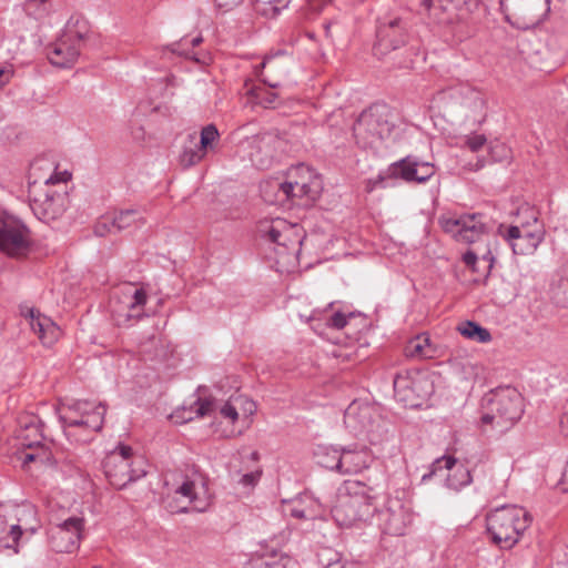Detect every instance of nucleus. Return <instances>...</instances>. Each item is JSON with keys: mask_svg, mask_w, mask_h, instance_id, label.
I'll use <instances>...</instances> for the list:
<instances>
[{"mask_svg": "<svg viewBox=\"0 0 568 568\" xmlns=\"http://www.w3.org/2000/svg\"><path fill=\"white\" fill-rule=\"evenodd\" d=\"M374 54L378 59L389 57L396 68L409 69L419 55L416 45H408L407 23L399 17H385L378 20Z\"/></svg>", "mask_w": 568, "mask_h": 568, "instance_id": "f257e3e1", "label": "nucleus"}, {"mask_svg": "<svg viewBox=\"0 0 568 568\" xmlns=\"http://www.w3.org/2000/svg\"><path fill=\"white\" fill-rule=\"evenodd\" d=\"M373 487L359 480H346L338 489L332 516L341 527H351L358 521H367L374 517L375 504Z\"/></svg>", "mask_w": 568, "mask_h": 568, "instance_id": "f03ea898", "label": "nucleus"}, {"mask_svg": "<svg viewBox=\"0 0 568 568\" xmlns=\"http://www.w3.org/2000/svg\"><path fill=\"white\" fill-rule=\"evenodd\" d=\"M395 128L394 114L386 104H373L363 111L353 125L356 143L363 149L377 148Z\"/></svg>", "mask_w": 568, "mask_h": 568, "instance_id": "7ed1b4c3", "label": "nucleus"}, {"mask_svg": "<svg viewBox=\"0 0 568 568\" xmlns=\"http://www.w3.org/2000/svg\"><path fill=\"white\" fill-rule=\"evenodd\" d=\"M486 520L493 541L500 548L509 549L518 542L531 518L521 507L503 506L489 513Z\"/></svg>", "mask_w": 568, "mask_h": 568, "instance_id": "20e7f679", "label": "nucleus"}, {"mask_svg": "<svg viewBox=\"0 0 568 568\" xmlns=\"http://www.w3.org/2000/svg\"><path fill=\"white\" fill-rule=\"evenodd\" d=\"M524 399L511 387L497 389L486 398V412L481 416V423L491 425L499 434L509 430L524 413Z\"/></svg>", "mask_w": 568, "mask_h": 568, "instance_id": "39448f33", "label": "nucleus"}, {"mask_svg": "<svg viewBox=\"0 0 568 568\" xmlns=\"http://www.w3.org/2000/svg\"><path fill=\"white\" fill-rule=\"evenodd\" d=\"M102 466L109 483L116 489H122L129 483L146 475L144 458L124 444H119L110 452L103 459Z\"/></svg>", "mask_w": 568, "mask_h": 568, "instance_id": "423d86ee", "label": "nucleus"}, {"mask_svg": "<svg viewBox=\"0 0 568 568\" xmlns=\"http://www.w3.org/2000/svg\"><path fill=\"white\" fill-rule=\"evenodd\" d=\"M33 516L34 510L30 505L0 504V547L18 554L19 540L23 532L33 535L37 531V528L28 523Z\"/></svg>", "mask_w": 568, "mask_h": 568, "instance_id": "0eeeda50", "label": "nucleus"}, {"mask_svg": "<svg viewBox=\"0 0 568 568\" xmlns=\"http://www.w3.org/2000/svg\"><path fill=\"white\" fill-rule=\"evenodd\" d=\"M87 34V22L80 18L71 17L61 37L48 51L49 61L59 68L72 67L78 61Z\"/></svg>", "mask_w": 568, "mask_h": 568, "instance_id": "6e6552de", "label": "nucleus"}, {"mask_svg": "<svg viewBox=\"0 0 568 568\" xmlns=\"http://www.w3.org/2000/svg\"><path fill=\"white\" fill-rule=\"evenodd\" d=\"M435 166L429 162H422L417 158L408 155L392 163L385 173L378 174L376 179L368 181L367 191L383 187L387 179H402L405 182L424 183L435 174Z\"/></svg>", "mask_w": 568, "mask_h": 568, "instance_id": "1a4fd4ad", "label": "nucleus"}, {"mask_svg": "<svg viewBox=\"0 0 568 568\" xmlns=\"http://www.w3.org/2000/svg\"><path fill=\"white\" fill-rule=\"evenodd\" d=\"M478 0H423L422 7L435 23L463 28Z\"/></svg>", "mask_w": 568, "mask_h": 568, "instance_id": "9d476101", "label": "nucleus"}, {"mask_svg": "<svg viewBox=\"0 0 568 568\" xmlns=\"http://www.w3.org/2000/svg\"><path fill=\"white\" fill-rule=\"evenodd\" d=\"M438 222L445 233L464 244L476 243L490 231L483 213L464 214L459 217L442 216Z\"/></svg>", "mask_w": 568, "mask_h": 568, "instance_id": "9b49d317", "label": "nucleus"}, {"mask_svg": "<svg viewBox=\"0 0 568 568\" xmlns=\"http://www.w3.org/2000/svg\"><path fill=\"white\" fill-rule=\"evenodd\" d=\"M68 412L71 415H59V420L68 435L71 428L78 427L95 433L102 429L106 408L102 403L93 405L87 400H77L68 406Z\"/></svg>", "mask_w": 568, "mask_h": 568, "instance_id": "f8f14e48", "label": "nucleus"}, {"mask_svg": "<svg viewBox=\"0 0 568 568\" xmlns=\"http://www.w3.org/2000/svg\"><path fill=\"white\" fill-rule=\"evenodd\" d=\"M31 243L30 230L21 220L9 214L0 216V251L11 257L26 256Z\"/></svg>", "mask_w": 568, "mask_h": 568, "instance_id": "ddd939ff", "label": "nucleus"}, {"mask_svg": "<svg viewBox=\"0 0 568 568\" xmlns=\"http://www.w3.org/2000/svg\"><path fill=\"white\" fill-rule=\"evenodd\" d=\"M51 178L43 186L34 183L29 189L30 206L34 215L44 222H50L62 216L67 209L68 196L65 193L50 190Z\"/></svg>", "mask_w": 568, "mask_h": 568, "instance_id": "4468645a", "label": "nucleus"}, {"mask_svg": "<svg viewBox=\"0 0 568 568\" xmlns=\"http://www.w3.org/2000/svg\"><path fill=\"white\" fill-rule=\"evenodd\" d=\"M394 393L398 402L406 407H420L424 400L433 393L429 379L422 375L398 373L394 378Z\"/></svg>", "mask_w": 568, "mask_h": 568, "instance_id": "2eb2a0df", "label": "nucleus"}, {"mask_svg": "<svg viewBox=\"0 0 568 568\" xmlns=\"http://www.w3.org/2000/svg\"><path fill=\"white\" fill-rule=\"evenodd\" d=\"M375 515L382 532L390 536L405 535L413 520V514L399 498H388Z\"/></svg>", "mask_w": 568, "mask_h": 568, "instance_id": "dca6fc26", "label": "nucleus"}, {"mask_svg": "<svg viewBox=\"0 0 568 568\" xmlns=\"http://www.w3.org/2000/svg\"><path fill=\"white\" fill-rule=\"evenodd\" d=\"M84 519L70 517L64 521L53 525L48 530V542L55 552H72L79 547Z\"/></svg>", "mask_w": 568, "mask_h": 568, "instance_id": "f3484780", "label": "nucleus"}, {"mask_svg": "<svg viewBox=\"0 0 568 568\" xmlns=\"http://www.w3.org/2000/svg\"><path fill=\"white\" fill-rule=\"evenodd\" d=\"M280 142L276 134L264 132L246 138L241 142V146L247 152L248 159L255 168L265 170L272 165Z\"/></svg>", "mask_w": 568, "mask_h": 568, "instance_id": "a211bd4d", "label": "nucleus"}, {"mask_svg": "<svg viewBox=\"0 0 568 568\" xmlns=\"http://www.w3.org/2000/svg\"><path fill=\"white\" fill-rule=\"evenodd\" d=\"M374 408L371 405L353 402L344 413V424L355 436L368 434L373 427Z\"/></svg>", "mask_w": 568, "mask_h": 568, "instance_id": "6ab92c4d", "label": "nucleus"}, {"mask_svg": "<svg viewBox=\"0 0 568 568\" xmlns=\"http://www.w3.org/2000/svg\"><path fill=\"white\" fill-rule=\"evenodd\" d=\"M498 234L511 245L515 254H527L534 252L542 241V235L535 232L523 233L518 226H498Z\"/></svg>", "mask_w": 568, "mask_h": 568, "instance_id": "aec40b11", "label": "nucleus"}, {"mask_svg": "<svg viewBox=\"0 0 568 568\" xmlns=\"http://www.w3.org/2000/svg\"><path fill=\"white\" fill-rule=\"evenodd\" d=\"M294 229L286 225L282 220H276L271 223L265 222L260 225V233L270 242L283 247L285 251L295 252L296 245L301 244L297 237H292Z\"/></svg>", "mask_w": 568, "mask_h": 568, "instance_id": "412c9836", "label": "nucleus"}, {"mask_svg": "<svg viewBox=\"0 0 568 568\" xmlns=\"http://www.w3.org/2000/svg\"><path fill=\"white\" fill-rule=\"evenodd\" d=\"M300 171L308 175L307 183H295L294 181H285L284 187L287 193V202H293L294 199H306L307 201H315L320 197L323 191V183L318 175H315L310 168L302 166Z\"/></svg>", "mask_w": 568, "mask_h": 568, "instance_id": "4be33fe9", "label": "nucleus"}, {"mask_svg": "<svg viewBox=\"0 0 568 568\" xmlns=\"http://www.w3.org/2000/svg\"><path fill=\"white\" fill-rule=\"evenodd\" d=\"M286 515L297 519H314L320 511L318 501L308 494H301L296 498L283 501Z\"/></svg>", "mask_w": 568, "mask_h": 568, "instance_id": "5701e85b", "label": "nucleus"}, {"mask_svg": "<svg viewBox=\"0 0 568 568\" xmlns=\"http://www.w3.org/2000/svg\"><path fill=\"white\" fill-rule=\"evenodd\" d=\"M30 326L43 345H52L59 337V327L45 315L30 311Z\"/></svg>", "mask_w": 568, "mask_h": 568, "instance_id": "b1692460", "label": "nucleus"}, {"mask_svg": "<svg viewBox=\"0 0 568 568\" xmlns=\"http://www.w3.org/2000/svg\"><path fill=\"white\" fill-rule=\"evenodd\" d=\"M369 454L365 449H341L339 474H357L368 467Z\"/></svg>", "mask_w": 568, "mask_h": 568, "instance_id": "393cba45", "label": "nucleus"}, {"mask_svg": "<svg viewBox=\"0 0 568 568\" xmlns=\"http://www.w3.org/2000/svg\"><path fill=\"white\" fill-rule=\"evenodd\" d=\"M285 181L278 179L266 180L261 183L260 191L263 200L268 204L284 205L287 202Z\"/></svg>", "mask_w": 568, "mask_h": 568, "instance_id": "a878e982", "label": "nucleus"}, {"mask_svg": "<svg viewBox=\"0 0 568 568\" xmlns=\"http://www.w3.org/2000/svg\"><path fill=\"white\" fill-rule=\"evenodd\" d=\"M404 353L406 357L432 358L435 351L432 347L429 337L426 334H420L406 343Z\"/></svg>", "mask_w": 568, "mask_h": 568, "instance_id": "bb28decb", "label": "nucleus"}, {"mask_svg": "<svg viewBox=\"0 0 568 568\" xmlns=\"http://www.w3.org/2000/svg\"><path fill=\"white\" fill-rule=\"evenodd\" d=\"M189 139L190 144H194L205 156L209 151L215 149V144L220 139V133L214 124H207L201 130L199 143L195 142V136L193 134H190Z\"/></svg>", "mask_w": 568, "mask_h": 568, "instance_id": "cd10ccee", "label": "nucleus"}, {"mask_svg": "<svg viewBox=\"0 0 568 568\" xmlns=\"http://www.w3.org/2000/svg\"><path fill=\"white\" fill-rule=\"evenodd\" d=\"M199 484L204 488V477L199 470H193L191 476H185L183 483L175 489V494L186 498L187 503L192 504L197 499L196 487Z\"/></svg>", "mask_w": 568, "mask_h": 568, "instance_id": "c85d7f7f", "label": "nucleus"}, {"mask_svg": "<svg viewBox=\"0 0 568 568\" xmlns=\"http://www.w3.org/2000/svg\"><path fill=\"white\" fill-rule=\"evenodd\" d=\"M457 329L463 336L479 343H488L491 339V334L487 328L471 321L462 323Z\"/></svg>", "mask_w": 568, "mask_h": 568, "instance_id": "c756f323", "label": "nucleus"}, {"mask_svg": "<svg viewBox=\"0 0 568 568\" xmlns=\"http://www.w3.org/2000/svg\"><path fill=\"white\" fill-rule=\"evenodd\" d=\"M341 449L335 447H318L316 452L317 463L329 470L339 473Z\"/></svg>", "mask_w": 568, "mask_h": 568, "instance_id": "7c9ffc66", "label": "nucleus"}, {"mask_svg": "<svg viewBox=\"0 0 568 568\" xmlns=\"http://www.w3.org/2000/svg\"><path fill=\"white\" fill-rule=\"evenodd\" d=\"M18 437L21 440V445L28 448L39 446L43 439L40 425L33 422L27 423L24 428L20 430Z\"/></svg>", "mask_w": 568, "mask_h": 568, "instance_id": "2f4dec72", "label": "nucleus"}, {"mask_svg": "<svg viewBox=\"0 0 568 568\" xmlns=\"http://www.w3.org/2000/svg\"><path fill=\"white\" fill-rule=\"evenodd\" d=\"M550 0H523V11L531 18V23H537L549 11Z\"/></svg>", "mask_w": 568, "mask_h": 568, "instance_id": "473e14b6", "label": "nucleus"}, {"mask_svg": "<svg viewBox=\"0 0 568 568\" xmlns=\"http://www.w3.org/2000/svg\"><path fill=\"white\" fill-rule=\"evenodd\" d=\"M141 352L149 356L150 359H163L166 355L161 339L155 335L141 343Z\"/></svg>", "mask_w": 568, "mask_h": 568, "instance_id": "72a5a7b5", "label": "nucleus"}, {"mask_svg": "<svg viewBox=\"0 0 568 568\" xmlns=\"http://www.w3.org/2000/svg\"><path fill=\"white\" fill-rule=\"evenodd\" d=\"M204 158L203 152L199 151L194 144H191L190 146H184L180 154V164L187 169L200 163Z\"/></svg>", "mask_w": 568, "mask_h": 568, "instance_id": "f704fd0d", "label": "nucleus"}, {"mask_svg": "<svg viewBox=\"0 0 568 568\" xmlns=\"http://www.w3.org/2000/svg\"><path fill=\"white\" fill-rule=\"evenodd\" d=\"M139 212L135 210H124L120 211L118 214L113 216L115 222L116 232L125 230L130 227L133 223L139 220Z\"/></svg>", "mask_w": 568, "mask_h": 568, "instance_id": "c9c22d12", "label": "nucleus"}, {"mask_svg": "<svg viewBox=\"0 0 568 568\" xmlns=\"http://www.w3.org/2000/svg\"><path fill=\"white\" fill-rule=\"evenodd\" d=\"M456 459L452 456H443L437 458L430 467V471L423 476V480L432 478L439 469L446 468L448 470L453 469L456 466Z\"/></svg>", "mask_w": 568, "mask_h": 568, "instance_id": "e433bc0d", "label": "nucleus"}, {"mask_svg": "<svg viewBox=\"0 0 568 568\" xmlns=\"http://www.w3.org/2000/svg\"><path fill=\"white\" fill-rule=\"evenodd\" d=\"M116 232L113 216H102L94 225V234L103 237L108 234Z\"/></svg>", "mask_w": 568, "mask_h": 568, "instance_id": "4c0bfd02", "label": "nucleus"}, {"mask_svg": "<svg viewBox=\"0 0 568 568\" xmlns=\"http://www.w3.org/2000/svg\"><path fill=\"white\" fill-rule=\"evenodd\" d=\"M254 95L256 98L257 103L263 105L264 108L275 106V101L277 99V94L275 92H271L264 89H256L254 90Z\"/></svg>", "mask_w": 568, "mask_h": 568, "instance_id": "58836bf2", "label": "nucleus"}, {"mask_svg": "<svg viewBox=\"0 0 568 568\" xmlns=\"http://www.w3.org/2000/svg\"><path fill=\"white\" fill-rule=\"evenodd\" d=\"M354 317V313H349L348 315L342 312H335L327 320V325L332 328L342 329L347 325L349 318Z\"/></svg>", "mask_w": 568, "mask_h": 568, "instance_id": "ea45409f", "label": "nucleus"}, {"mask_svg": "<svg viewBox=\"0 0 568 568\" xmlns=\"http://www.w3.org/2000/svg\"><path fill=\"white\" fill-rule=\"evenodd\" d=\"M456 474L460 476L458 481H455V479L450 476L447 477V484L449 487L457 489L462 486L468 485L471 481V476L468 469L458 467L456 469Z\"/></svg>", "mask_w": 568, "mask_h": 568, "instance_id": "a19ab883", "label": "nucleus"}, {"mask_svg": "<svg viewBox=\"0 0 568 568\" xmlns=\"http://www.w3.org/2000/svg\"><path fill=\"white\" fill-rule=\"evenodd\" d=\"M487 142V139L484 134H473L468 135L465 139V145L471 151H479Z\"/></svg>", "mask_w": 568, "mask_h": 568, "instance_id": "79ce46f5", "label": "nucleus"}, {"mask_svg": "<svg viewBox=\"0 0 568 568\" xmlns=\"http://www.w3.org/2000/svg\"><path fill=\"white\" fill-rule=\"evenodd\" d=\"M146 303V292L143 288H135L132 293V300L129 304L131 311L141 308Z\"/></svg>", "mask_w": 568, "mask_h": 568, "instance_id": "37998d69", "label": "nucleus"}, {"mask_svg": "<svg viewBox=\"0 0 568 568\" xmlns=\"http://www.w3.org/2000/svg\"><path fill=\"white\" fill-rule=\"evenodd\" d=\"M220 413L223 417L231 419L232 423L236 422L239 418L235 406L229 402L221 407Z\"/></svg>", "mask_w": 568, "mask_h": 568, "instance_id": "c03bdc74", "label": "nucleus"}, {"mask_svg": "<svg viewBox=\"0 0 568 568\" xmlns=\"http://www.w3.org/2000/svg\"><path fill=\"white\" fill-rule=\"evenodd\" d=\"M196 415L203 417L211 412L212 403L206 399H197L196 403Z\"/></svg>", "mask_w": 568, "mask_h": 568, "instance_id": "a18cd8bd", "label": "nucleus"}, {"mask_svg": "<svg viewBox=\"0 0 568 568\" xmlns=\"http://www.w3.org/2000/svg\"><path fill=\"white\" fill-rule=\"evenodd\" d=\"M45 2L47 0H27L26 10L31 12V10L37 7L38 12L34 11L33 13L42 14L43 12H45V8L41 7L44 6Z\"/></svg>", "mask_w": 568, "mask_h": 568, "instance_id": "49530a36", "label": "nucleus"}, {"mask_svg": "<svg viewBox=\"0 0 568 568\" xmlns=\"http://www.w3.org/2000/svg\"><path fill=\"white\" fill-rule=\"evenodd\" d=\"M243 0H214L217 8L229 11L239 6Z\"/></svg>", "mask_w": 568, "mask_h": 568, "instance_id": "de8ad7c7", "label": "nucleus"}, {"mask_svg": "<svg viewBox=\"0 0 568 568\" xmlns=\"http://www.w3.org/2000/svg\"><path fill=\"white\" fill-rule=\"evenodd\" d=\"M13 72L11 69L0 67V89L11 80Z\"/></svg>", "mask_w": 568, "mask_h": 568, "instance_id": "09e8293b", "label": "nucleus"}, {"mask_svg": "<svg viewBox=\"0 0 568 568\" xmlns=\"http://www.w3.org/2000/svg\"><path fill=\"white\" fill-rule=\"evenodd\" d=\"M477 261V252L475 251H467L464 255H463V262L467 265V266H474L475 263Z\"/></svg>", "mask_w": 568, "mask_h": 568, "instance_id": "8fccbe9b", "label": "nucleus"}, {"mask_svg": "<svg viewBox=\"0 0 568 568\" xmlns=\"http://www.w3.org/2000/svg\"><path fill=\"white\" fill-rule=\"evenodd\" d=\"M44 455H45L44 453H42V454H40V453H27V454H24L23 463L24 464H29V463L36 462L38 459L43 462L44 458H47Z\"/></svg>", "mask_w": 568, "mask_h": 568, "instance_id": "3c124183", "label": "nucleus"}, {"mask_svg": "<svg viewBox=\"0 0 568 568\" xmlns=\"http://www.w3.org/2000/svg\"><path fill=\"white\" fill-rule=\"evenodd\" d=\"M244 568H267V564L262 559L250 560Z\"/></svg>", "mask_w": 568, "mask_h": 568, "instance_id": "603ef678", "label": "nucleus"}, {"mask_svg": "<svg viewBox=\"0 0 568 568\" xmlns=\"http://www.w3.org/2000/svg\"><path fill=\"white\" fill-rule=\"evenodd\" d=\"M255 480H256V475H255V474H253V473L245 474V475L242 477V479H241V481H242L244 485H252V484H254V483H255Z\"/></svg>", "mask_w": 568, "mask_h": 568, "instance_id": "864d4df0", "label": "nucleus"}, {"mask_svg": "<svg viewBox=\"0 0 568 568\" xmlns=\"http://www.w3.org/2000/svg\"><path fill=\"white\" fill-rule=\"evenodd\" d=\"M304 166L303 164L296 168V173L300 175V180H295V183H307L308 182V175L305 172L300 171V169Z\"/></svg>", "mask_w": 568, "mask_h": 568, "instance_id": "5fc2aeb1", "label": "nucleus"}, {"mask_svg": "<svg viewBox=\"0 0 568 568\" xmlns=\"http://www.w3.org/2000/svg\"><path fill=\"white\" fill-rule=\"evenodd\" d=\"M560 427L562 433L568 436V412L562 415L560 419Z\"/></svg>", "mask_w": 568, "mask_h": 568, "instance_id": "6e6d98bb", "label": "nucleus"}, {"mask_svg": "<svg viewBox=\"0 0 568 568\" xmlns=\"http://www.w3.org/2000/svg\"><path fill=\"white\" fill-rule=\"evenodd\" d=\"M187 42H189V41H187L186 39H183V40L181 41V43H179V44H173V45H172V48H171V51H172V52H178V53H180V54L189 55V52H186L185 50L179 51V50L175 48L176 45H181V44H183V45H184V44H186Z\"/></svg>", "mask_w": 568, "mask_h": 568, "instance_id": "4d7b16f0", "label": "nucleus"}, {"mask_svg": "<svg viewBox=\"0 0 568 568\" xmlns=\"http://www.w3.org/2000/svg\"><path fill=\"white\" fill-rule=\"evenodd\" d=\"M483 258L485 261L489 262V267H491V263L494 261V256H493L491 252L487 251V252L483 253Z\"/></svg>", "mask_w": 568, "mask_h": 568, "instance_id": "13d9d810", "label": "nucleus"}, {"mask_svg": "<svg viewBox=\"0 0 568 568\" xmlns=\"http://www.w3.org/2000/svg\"><path fill=\"white\" fill-rule=\"evenodd\" d=\"M262 77H263V82L268 84L270 88L274 89V88H277L280 85L278 82L270 81L268 78L265 74H262Z\"/></svg>", "mask_w": 568, "mask_h": 568, "instance_id": "bf43d9fd", "label": "nucleus"}, {"mask_svg": "<svg viewBox=\"0 0 568 568\" xmlns=\"http://www.w3.org/2000/svg\"><path fill=\"white\" fill-rule=\"evenodd\" d=\"M202 41H203L202 37L197 36V37L193 38L192 40H190V43L192 44V47H195V45H199Z\"/></svg>", "mask_w": 568, "mask_h": 568, "instance_id": "052dcab7", "label": "nucleus"}, {"mask_svg": "<svg viewBox=\"0 0 568 568\" xmlns=\"http://www.w3.org/2000/svg\"><path fill=\"white\" fill-rule=\"evenodd\" d=\"M272 63H273V58H267V59H265V60L261 63V65H262V68H263V69H265L266 67H271V65H272Z\"/></svg>", "mask_w": 568, "mask_h": 568, "instance_id": "680f3d73", "label": "nucleus"}, {"mask_svg": "<svg viewBox=\"0 0 568 568\" xmlns=\"http://www.w3.org/2000/svg\"><path fill=\"white\" fill-rule=\"evenodd\" d=\"M326 568H344V566L337 561L328 564Z\"/></svg>", "mask_w": 568, "mask_h": 568, "instance_id": "e2e57ef3", "label": "nucleus"}, {"mask_svg": "<svg viewBox=\"0 0 568 568\" xmlns=\"http://www.w3.org/2000/svg\"><path fill=\"white\" fill-rule=\"evenodd\" d=\"M248 405H250V408H248L250 413H253L255 410V404L253 402H250Z\"/></svg>", "mask_w": 568, "mask_h": 568, "instance_id": "0e129e2a", "label": "nucleus"}, {"mask_svg": "<svg viewBox=\"0 0 568 568\" xmlns=\"http://www.w3.org/2000/svg\"><path fill=\"white\" fill-rule=\"evenodd\" d=\"M186 510H187L186 506H183V507H181V508L176 509L175 511H176V513H184V511H186Z\"/></svg>", "mask_w": 568, "mask_h": 568, "instance_id": "69168bd1", "label": "nucleus"}, {"mask_svg": "<svg viewBox=\"0 0 568 568\" xmlns=\"http://www.w3.org/2000/svg\"><path fill=\"white\" fill-rule=\"evenodd\" d=\"M464 37H465V34H464V33H462V34H457V39H458V40H463V38H464Z\"/></svg>", "mask_w": 568, "mask_h": 568, "instance_id": "338daca9", "label": "nucleus"}, {"mask_svg": "<svg viewBox=\"0 0 568 568\" xmlns=\"http://www.w3.org/2000/svg\"><path fill=\"white\" fill-rule=\"evenodd\" d=\"M491 156H493V160H495V161H496V160H498V159L495 156V154H494V150H493V149H491Z\"/></svg>", "mask_w": 568, "mask_h": 568, "instance_id": "774afa93", "label": "nucleus"}]
</instances>
